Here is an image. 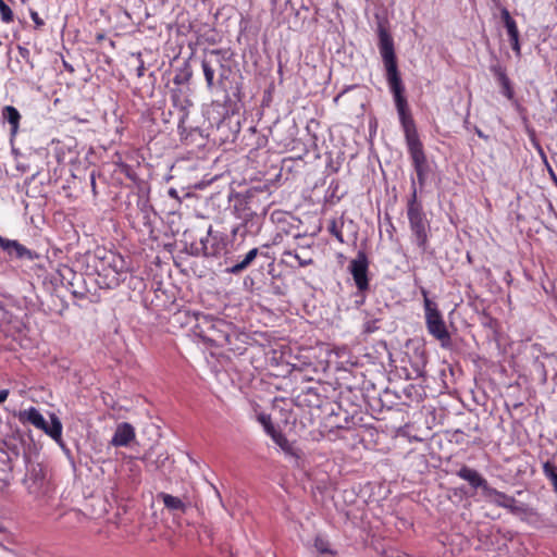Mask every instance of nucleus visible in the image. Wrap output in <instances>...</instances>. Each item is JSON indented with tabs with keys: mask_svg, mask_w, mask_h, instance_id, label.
<instances>
[{
	"mask_svg": "<svg viewBox=\"0 0 557 557\" xmlns=\"http://www.w3.org/2000/svg\"><path fill=\"white\" fill-rule=\"evenodd\" d=\"M377 35L379 50L385 66L386 79L391 92L394 97V102L398 113L399 123L404 132L408 153L417 174L418 183L420 187H423L426 181V175L429 173V164L423 144L419 137L416 122L405 96V86L398 71L394 39L389 32L383 26L379 27Z\"/></svg>",
	"mask_w": 557,
	"mask_h": 557,
	"instance_id": "1",
	"label": "nucleus"
},
{
	"mask_svg": "<svg viewBox=\"0 0 557 557\" xmlns=\"http://www.w3.org/2000/svg\"><path fill=\"white\" fill-rule=\"evenodd\" d=\"M91 267L98 274L100 284L107 288H114L124 280L123 275L127 272V264L124 258L103 247H97L91 258Z\"/></svg>",
	"mask_w": 557,
	"mask_h": 557,
	"instance_id": "2",
	"label": "nucleus"
},
{
	"mask_svg": "<svg viewBox=\"0 0 557 557\" xmlns=\"http://www.w3.org/2000/svg\"><path fill=\"white\" fill-rule=\"evenodd\" d=\"M233 334L232 323L205 313L199 317V322L194 326V335L210 346L223 347L231 344Z\"/></svg>",
	"mask_w": 557,
	"mask_h": 557,
	"instance_id": "3",
	"label": "nucleus"
},
{
	"mask_svg": "<svg viewBox=\"0 0 557 557\" xmlns=\"http://www.w3.org/2000/svg\"><path fill=\"white\" fill-rule=\"evenodd\" d=\"M228 60L227 51L223 49H212L205 54L201 67L209 90L223 85V82L227 79L231 72L227 65Z\"/></svg>",
	"mask_w": 557,
	"mask_h": 557,
	"instance_id": "4",
	"label": "nucleus"
},
{
	"mask_svg": "<svg viewBox=\"0 0 557 557\" xmlns=\"http://www.w3.org/2000/svg\"><path fill=\"white\" fill-rule=\"evenodd\" d=\"M407 216L413 240L421 253H425L429 249L430 223L423 212L422 205L417 199V189L414 187L407 205Z\"/></svg>",
	"mask_w": 557,
	"mask_h": 557,
	"instance_id": "5",
	"label": "nucleus"
},
{
	"mask_svg": "<svg viewBox=\"0 0 557 557\" xmlns=\"http://www.w3.org/2000/svg\"><path fill=\"white\" fill-rule=\"evenodd\" d=\"M421 294L423 296L428 332L440 341L443 347H447L450 344V334L447 331L443 315L436 304L429 298L428 290L424 287H421Z\"/></svg>",
	"mask_w": 557,
	"mask_h": 557,
	"instance_id": "6",
	"label": "nucleus"
},
{
	"mask_svg": "<svg viewBox=\"0 0 557 557\" xmlns=\"http://www.w3.org/2000/svg\"><path fill=\"white\" fill-rule=\"evenodd\" d=\"M369 260L364 251H359L349 263V272L352 275L356 287L360 293L369 289Z\"/></svg>",
	"mask_w": 557,
	"mask_h": 557,
	"instance_id": "7",
	"label": "nucleus"
},
{
	"mask_svg": "<svg viewBox=\"0 0 557 557\" xmlns=\"http://www.w3.org/2000/svg\"><path fill=\"white\" fill-rule=\"evenodd\" d=\"M135 437L136 433L134 426L128 422H122L117 424L110 444L113 447H126L135 440Z\"/></svg>",
	"mask_w": 557,
	"mask_h": 557,
	"instance_id": "8",
	"label": "nucleus"
},
{
	"mask_svg": "<svg viewBox=\"0 0 557 557\" xmlns=\"http://www.w3.org/2000/svg\"><path fill=\"white\" fill-rule=\"evenodd\" d=\"M457 475L460 479L467 481L473 488H481L484 496L487 492V488L491 487L487 481L476 470L468 466H462L457 471Z\"/></svg>",
	"mask_w": 557,
	"mask_h": 557,
	"instance_id": "9",
	"label": "nucleus"
},
{
	"mask_svg": "<svg viewBox=\"0 0 557 557\" xmlns=\"http://www.w3.org/2000/svg\"><path fill=\"white\" fill-rule=\"evenodd\" d=\"M1 116L10 125V140L13 141L20 131L22 115L13 106H4L1 110Z\"/></svg>",
	"mask_w": 557,
	"mask_h": 557,
	"instance_id": "10",
	"label": "nucleus"
},
{
	"mask_svg": "<svg viewBox=\"0 0 557 557\" xmlns=\"http://www.w3.org/2000/svg\"><path fill=\"white\" fill-rule=\"evenodd\" d=\"M201 314L202 312L187 309L177 310L172 315V322L174 325H178L181 327H189L194 333V326L199 322V317H201Z\"/></svg>",
	"mask_w": 557,
	"mask_h": 557,
	"instance_id": "11",
	"label": "nucleus"
},
{
	"mask_svg": "<svg viewBox=\"0 0 557 557\" xmlns=\"http://www.w3.org/2000/svg\"><path fill=\"white\" fill-rule=\"evenodd\" d=\"M0 248H2L9 256H14L17 259L32 258V251L17 240L3 238L0 236Z\"/></svg>",
	"mask_w": 557,
	"mask_h": 557,
	"instance_id": "12",
	"label": "nucleus"
},
{
	"mask_svg": "<svg viewBox=\"0 0 557 557\" xmlns=\"http://www.w3.org/2000/svg\"><path fill=\"white\" fill-rule=\"evenodd\" d=\"M491 70H492L493 74L495 75V77L497 78V81H498V83L500 85L502 94L508 100H512L513 97H515V91H513V88L511 86V82H510L509 77L506 74V70L503 66H500V65H494V66H492Z\"/></svg>",
	"mask_w": 557,
	"mask_h": 557,
	"instance_id": "13",
	"label": "nucleus"
},
{
	"mask_svg": "<svg viewBox=\"0 0 557 557\" xmlns=\"http://www.w3.org/2000/svg\"><path fill=\"white\" fill-rule=\"evenodd\" d=\"M18 420L22 423H29L34 425L36 429H45V418L39 412V410L35 407H30L26 410L20 411L18 413Z\"/></svg>",
	"mask_w": 557,
	"mask_h": 557,
	"instance_id": "14",
	"label": "nucleus"
},
{
	"mask_svg": "<svg viewBox=\"0 0 557 557\" xmlns=\"http://www.w3.org/2000/svg\"><path fill=\"white\" fill-rule=\"evenodd\" d=\"M158 498L162 500L164 507L168 510L174 513H185L187 510V505L180 497L173 496L168 493H160L158 495Z\"/></svg>",
	"mask_w": 557,
	"mask_h": 557,
	"instance_id": "15",
	"label": "nucleus"
},
{
	"mask_svg": "<svg viewBox=\"0 0 557 557\" xmlns=\"http://www.w3.org/2000/svg\"><path fill=\"white\" fill-rule=\"evenodd\" d=\"M258 253H259L258 248L250 249L245 255L243 260H240L237 263L226 268L225 272L230 273V274H234V275H237V274L242 273L243 271H245L253 262V260L257 258Z\"/></svg>",
	"mask_w": 557,
	"mask_h": 557,
	"instance_id": "16",
	"label": "nucleus"
},
{
	"mask_svg": "<svg viewBox=\"0 0 557 557\" xmlns=\"http://www.w3.org/2000/svg\"><path fill=\"white\" fill-rule=\"evenodd\" d=\"M258 253H259L258 248L250 249L245 255L243 260H240L237 263L226 268L225 272L230 273V274H234V275H237V274L242 273L243 271H245L253 262V260L257 258Z\"/></svg>",
	"mask_w": 557,
	"mask_h": 557,
	"instance_id": "17",
	"label": "nucleus"
},
{
	"mask_svg": "<svg viewBox=\"0 0 557 557\" xmlns=\"http://www.w3.org/2000/svg\"><path fill=\"white\" fill-rule=\"evenodd\" d=\"M258 253H259L258 248L250 249L245 255L243 260H240L237 263L226 268L225 272L230 273V274H234V275H237V274L242 273L243 271H245L253 262V260L257 258Z\"/></svg>",
	"mask_w": 557,
	"mask_h": 557,
	"instance_id": "18",
	"label": "nucleus"
},
{
	"mask_svg": "<svg viewBox=\"0 0 557 557\" xmlns=\"http://www.w3.org/2000/svg\"><path fill=\"white\" fill-rule=\"evenodd\" d=\"M258 253H259L258 248L250 249L245 255L243 260H240L237 263L226 268L225 272L230 273V274H234V275H237V274L242 273L243 271H245L253 262V260L257 258Z\"/></svg>",
	"mask_w": 557,
	"mask_h": 557,
	"instance_id": "19",
	"label": "nucleus"
},
{
	"mask_svg": "<svg viewBox=\"0 0 557 557\" xmlns=\"http://www.w3.org/2000/svg\"><path fill=\"white\" fill-rule=\"evenodd\" d=\"M51 422L48 423L45 422V429H40L44 431L47 435H49L52 440H54L57 443L62 444V423L60 419L55 414L50 416Z\"/></svg>",
	"mask_w": 557,
	"mask_h": 557,
	"instance_id": "20",
	"label": "nucleus"
},
{
	"mask_svg": "<svg viewBox=\"0 0 557 557\" xmlns=\"http://www.w3.org/2000/svg\"><path fill=\"white\" fill-rule=\"evenodd\" d=\"M507 509L510 513L519 517L534 516L535 510L524 503L518 502L513 496H509Z\"/></svg>",
	"mask_w": 557,
	"mask_h": 557,
	"instance_id": "21",
	"label": "nucleus"
},
{
	"mask_svg": "<svg viewBox=\"0 0 557 557\" xmlns=\"http://www.w3.org/2000/svg\"><path fill=\"white\" fill-rule=\"evenodd\" d=\"M273 442L280 446V448L287 455L293 456L295 458H300V450L290 443L287 437L278 431L275 435L272 434Z\"/></svg>",
	"mask_w": 557,
	"mask_h": 557,
	"instance_id": "22",
	"label": "nucleus"
},
{
	"mask_svg": "<svg viewBox=\"0 0 557 557\" xmlns=\"http://www.w3.org/2000/svg\"><path fill=\"white\" fill-rule=\"evenodd\" d=\"M500 17L507 30L509 41L520 39L517 22L512 18L507 9L502 10Z\"/></svg>",
	"mask_w": 557,
	"mask_h": 557,
	"instance_id": "23",
	"label": "nucleus"
},
{
	"mask_svg": "<svg viewBox=\"0 0 557 557\" xmlns=\"http://www.w3.org/2000/svg\"><path fill=\"white\" fill-rule=\"evenodd\" d=\"M509 496L510 495H507L506 493L500 492V491L496 490L495 487L491 486L490 488H487V492H486L484 497L488 502H491L494 505H496L497 507L506 508L508 499H509Z\"/></svg>",
	"mask_w": 557,
	"mask_h": 557,
	"instance_id": "24",
	"label": "nucleus"
},
{
	"mask_svg": "<svg viewBox=\"0 0 557 557\" xmlns=\"http://www.w3.org/2000/svg\"><path fill=\"white\" fill-rule=\"evenodd\" d=\"M543 473L550 482L553 491L557 494V466L549 460L545 461L543 463Z\"/></svg>",
	"mask_w": 557,
	"mask_h": 557,
	"instance_id": "25",
	"label": "nucleus"
},
{
	"mask_svg": "<svg viewBox=\"0 0 557 557\" xmlns=\"http://www.w3.org/2000/svg\"><path fill=\"white\" fill-rule=\"evenodd\" d=\"M258 421L262 424L265 433L272 437V434H276L278 432V430L274 426V424L272 423V419H271V416L268 414V413H260L258 414Z\"/></svg>",
	"mask_w": 557,
	"mask_h": 557,
	"instance_id": "26",
	"label": "nucleus"
},
{
	"mask_svg": "<svg viewBox=\"0 0 557 557\" xmlns=\"http://www.w3.org/2000/svg\"><path fill=\"white\" fill-rule=\"evenodd\" d=\"M0 20L4 24H11L14 22L13 10L4 2V0H0Z\"/></svg>",
	"mask_w": 557,
	"mask_h": 557,
	"instance_id": "27",
	"label": "nucleus"
},
{
	"mask_svg": "<svg viewBox=\"0 0 557 557\" xmlns=\"http://www.w3.org/2000/svg\"><path fill=\"white\" fill-rule=\"evenodd\" d=\"M329 232L337 238L339 243H344L342 230L338 227L335 220H333L329 226Z\"/></svg>",
	"mask_w": 557,
	"mask_h": 557,
	"instance_id": "28",
	"label": "nucleus"
},
{
	"mask_svg": "<svg viewBox=\"0 0 557 557\" xmlns=\"http://www.w3.org/2000/svg\"><path fill=\"white\" fill-rule=\"evenodd\" d=\"M29 15H30V18L32 21L34 22L35 26L37 28L41 27L45 25V22L44 20L39 16L38 12L34 11V10H29Z\"/></svg>",
	"mask_w": 557,
	"mask_h": 557,
	"instance_id": "29",
	"label": "nucleus"
},
{
	"mask_svg": "<svg viewBox=\"0 0 557 557\" xmlns=\"http://www.w3.org/2000/svg\"><path fill=\"white\" fill-rule=\"evenodd\" d=\"M286 255L294 257L300 267H306L311 264L313 261L312 259H302L297 252L287 251Z\"/></svg>",
	"mask_w": 557,
	"mask_h": 557,
	"instance_id": "30",
	"label": "nucleus"
},
{
	"mask_svg": "<svg viewBox=\"0 0 557 557\" xmlns=\"http://www.w3.org/2000/svg\"><path fill=\"white\" fill-rule=\"evenodd\" d=\"M510 42V46H511V49L512 51L515 52V54L520 58L521 57V45H520V39H517V40H512V41H509Z\"/></svg>",
	"mask_w": 557,
	"mask_h": 557,
	"instance_id": "31",
	"label": "nucleus"
},
{
	"mask_svg": "<svg viewBox=\"0 0 557 557\" xmlns=\"http://www.w3.org/2000/svg\"><path fill=\"white\" fill-rule=\"evenodd\" d=\"M463 432L460 430H456L453 433L451 441H454L456 444H461L463 441Z\"/></svg>",
	"mask_w": 557,
	"mask_h": 557,
	"instance_id": "32",
	"label": "nucleus"
},
{
	"mask_svg": "<svg viewBox=\"0 0 557 557\" xmlns=\"http://www.w3.org/2000/svg\"><path fill=\"white\" fill-rule=\"evenodd\" d=\"M189 76H190V74H188L186 77H184V76H182L180 74L175 75L174 78H173V83L175 85H182V84H184L188 79Z\"/></svg>",
	"mask_w": 557,
	"mask_h": 557,
	"instance_id": "33",
	"label": "nucleus"
},
{
	"mask_svg": "<svg viewBox=\"0 0 557 557\" xmlns=\"http://www.w3.org/2000/svg\"><path fill=\"white\" fill-rule=\"evenodd\" d=\"M120 168H121V172L122 173H125L128 177H131L132 169H131V166L128 164H124L123 163V164L120 165Z\"/></svg>",
	"mask_w": 557,
	"mask_h": 557,
	"instance_id": "34",
	"label": "nucleus"
},
{
	"mask_svg": "<svg viewBox=\"0 0 557 557\" xmlns=\"http://www.w3.org/2000/svg\"><path fill=\"white\" fill-rule=\"evenodd\" d=\"M9 396L8 389H1L0 391V404L4 403Z\"/></svg>",
	"mask_w": 557,
	"mask_h": 557,
	"instance_id": "35",
	"label": "nucleus"
},
{
	"mask_svg": "<svg viewBox=\"0 0 557 557\" xmlns=\"http://www.w3.org/2000/svg\"><path fill=\"white\" fill-rule=\"evenodd\" d=\"M345 92H346V90H344L343 92L338 94V95L334 98V102L336 103V102L339 100V98L343 96V94H345Z\"/></svg>",
	"mask_w": 557,
	"mask_h": 557,
	"instance_id": "36",
	"label": "nucleus"
},
{
	"mask_svg": "<svg viewBox=\"0 0 557 557\" xmlns=\"http://www.w3.org/2000/svg\"><path fill=\"white\" fill-rule=\"evenodd\" d=\"M91 186H92V189L95 190V188H96V181H95V175L94 174L91 175Z\"/></svg>",
	"mask_w": 557,
	"mask_h": 557,
	"instance_id": "37",
	"label": "nucleus"
},
{
	"mask_svg": "<svg viewBox=\"0 0 557 557\" xmlns=\"http://www.w3.org/2000/svg\"><path fill=\"white\" fill-rule=\"evenodd\" d=\"M102 39H104V35H103V34H98V35H97V40H99V41H100V40H102Z\"/></svg>",
	"mask_w": 557,
	"mask_h": 557,
	"instance_id": "38",
	"label": "nucleus"
},
{
	"mask_svg": "<svg viewBox=\"0 0 557 557\" xmlns=\"http://www.w3.org/2000/svg\"><path fill=\"white\" fill-rule=\"evenodd\" d=\"M141 75H143V67H139L138 76H141Z\"/></svg>",
	"mask_w": 557,
	"mask_h": 557,
	"instance_id": "39",
	"label": "nucleus"
},
{
	"mask_svg": "<svg viewBox=\"0 0 557 557\" xmlns=\"http://www.w3.org/2000/svg\"><path fill=\"white\" fill-rule=\"evenodd\" d=\"M23 4L27 3L28 0H20Z\"/></svg>",
	"mask_w": 557,
	"mask_h": 557,
	"instance_id": "40",
	"label": "nucleus"
}]
</instances>
